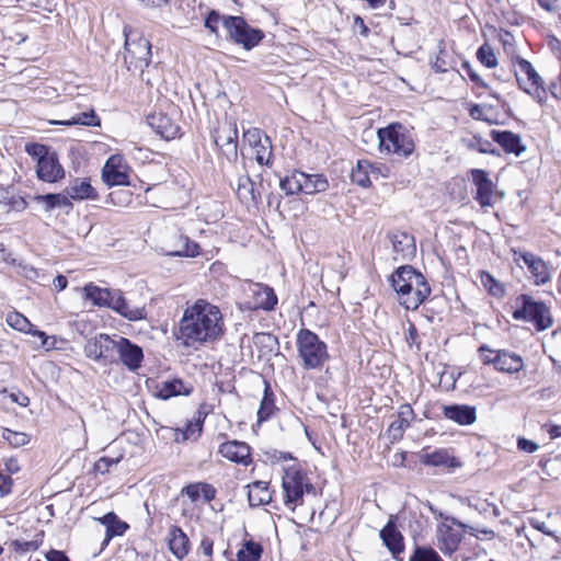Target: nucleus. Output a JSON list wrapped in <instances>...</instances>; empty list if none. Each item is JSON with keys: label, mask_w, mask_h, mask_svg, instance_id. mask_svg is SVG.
Returning a JSON list of instances; mask_svg holds the SVG:
<instances>
[{"label": "nucleus", "mask_w": 561, "mask_h": 561, "mask_svg": "<svg viewBox=\"0 0 561 561\" xmlns=\"http://www.w3.org/2000/svg\"><path fill=\"white\" fill-rule=\"evenodd\" d=\"M222 334V317L218 307L197 300L186 308L180 322V339L186 347L211 342Z\"/></svg>", "instance_id": "obj_1"}, {"label": "nucleus", "mask_w": 561, "mask_h": 561, "mask_svg": "<svg viewBox=\"0 0 561 561\" xmlns=\"http://www.w3.org/2000/svg\"><path fill=\"white\" fill-rule=\"evenodd\" d=\"M390 283L398 295L399 304L407 310L417 309L431 295L426 278L411 265L398 267L391 274Z\"/></svg>", "instance_id": "obj_2"}, {"label": "nucleus", "mask_w": 561, "mask_h": 561, "mask_svg": "<svg viewBox=\"0 0 561 561\" xmlns=\"http://www.w3.org/2000/svg\"><path fill=\"white\" fill-rule=\"evenodd\" d=\"M124 62L129 71H139L140 78L148 85H152L151 79L146 76L145 68L151 60V43L137 31L124 30Z\"/></svg>", "instance_id": "obj_3"}, {"label": "nucleus", "mask_w": 561, "mask_h": 561, "mask_svg": "<svg viewBox=\"0 0 561 561\" xmlns=\"http://www.w3.org/2000/svg\"><path fill=\"white\" fill-rule=\"evenodd\" d=\"M25 152L36 161V174L41 181L55 183L65 178L57 153L50 151L46 145L28 142L25 145Z\"/></svg>", "instance_id": "obj_4"}, {"label": "nucleus", "mask_w": 561, "mask_h": 561, "mask_svg": "<svg viewBox=\"0 0 561 561\" xmlns=\"http://www.w3.org/2000/svg\"><path fill=\"white\" fill-rule=\"evenodd\" d=\"M296 344L305 369L321 368L329 358L327 344L308 329L298 331Z\"/></svg>", "instance_id": "obj_5"}, {"label": "nucleus", "mask_w": 561, "mask_h": 561, "mask_svg": "<svg viewBox=\"0 0 561 561\" xmlns=\"http://www.w3.org/2000/svg\"><path fill=\"white\" fill-rule=\"evenodd\" d=\"M516 304L518 307L512 313L514 320L530 322L537 331H545L553 324L550 308L545 302L522 294Z\"/></svg>", "instance_id": "obj_6"}, {"label": "nucleus", "mask_w": 561, "mask_h": 561, "mask_svg": "<svg viewBox=\"0 0 561 561\" xmlns=\"http://www.w3.org/2000/svg\"><path fill=\"white\" fill-rule=\"evenodd\" d=\"M381 150L408 158L414 151V141L409 129L400 123H393L377 131Z\"/></svg>", "instance_id": "obj_7"}, {"label": "nucleus", "mask_w": 561, "mask_h": 561, "mask_svg": "<svg viewBox=\"0 0 561 561\" xmlns=\"http://www.w3.org/2000/svg\"><path fill=\"white\" fill-rule=\"evenodd\" d=\"M282 488L284 493V503L286 506L290 507L291 511L301 503L304 493L313 489L312 484L308 481L306 473L296 466H289L284 470Z\"/></svg>", "instance_id": "obj_8"}, {"label": "nucleus", "mask_w": 561, "mask_h": 561, "mask_svg": "<svg viewBox=\"0 0 561 561\" xmlns=\"http://www.w3.org/2000/svg\"><path fill=\"white\" fill-rule=\"evenodd\" d=\"M516 66L515 77L519 88L531 95L538 103L543 104L547 100V91L543 87L542 78L533 65L524 58L518 57Z\"/></svg>", "instance_id": "obj_9"}, {"label": "nucleus", "mask_w": 561, "mask_h": 561, "mask_svg": "<svg viewBox=\"0 0 561 561\" xmlns=\"http://www.w3.org/2000/svg\"><path fill=\"white\" fill-rule=\"evenodd\" d=\"M222 25L229 37L247 50L255 47L264 38L263 31L251 27L242 16H225Z\"/></svg>", "instance_id": "obj_10"}, {"label": "nucleus", "mask_w": 561, "mask_h": 561, "mask_svg": "<svg viewBox=\"0 0 561 561\" xmlns=\"http://www.w3.org/2000/svg\"><path fill=\"white\" fill-rule=\"evenodd\" d=\"M215 145L229 162L238 160V128L234 123L224 122L211 134Z\"/></svg>", "instance_id": "obj_11"}, {"label": "nucleus", "mask_w": 561, "mask_h": 561, "mask_svg": "<svg viewBox=\"0 0 561 561\" xmlns=\"http://www.w3.org/2000/svg\"><path fill=\"white\" fill-rule=\"evenodd\" d=\"M129 170L122 154H113L103 165L102 180L108 186L129 185Z\"/></svg>", "instance_id": "obj_12"}, {"label": "nucleus", "mask_w": 561, "mask_h": 561, "mask_svg": "<svg viewBox=\"0 0 561 561\" xmlns=\"http://www.w3.org/2000/svg\"><path fill=\"white\" fill-rule=\"evenodd\" d=\"M446 517L447 516H445L444 519H446ZM462 530L463 529L447 520L437 525V547L444 554L450 556L458 549L462 540Z\"/></svg>", "instance_id": "obj_13"}, {"label": "nucleus", "mask_w": 561, "mask_h": 561, "mask_svg": "<svg viewBox=\"0 0 561 561\" xmlns=\"http://www.w3.org/2000/svg\"><path fill=\"white\" fill-rule=\"evenodd\" d=\"M514 260L516 262H524L529 273L531 274L535 285H545L547 282L550 280L548 265L541 257L530 252H522L514 250Z\"/></svg>", "instance_id": "obj_14"}, {"label": "nucleus", "mask_w": 561, "mask_h": 561, "mask_svg": "<svg viewBox=\"0 0 561 561\" xmlns=\"http://www.w3.org/2000/svg\"><path fill=\"white\" fill-rule=\"evenodd\" d=\"M115 352L124 366L135 371L140 368L144 352L142 348L124 336H117Z\"/></svg>", "instance_id": "obj_15"}, {"label": "nucleus", "mask_w": 561, "mask_h": 561, "mask_svg": "<svg viewBox=\"0 0 561 561\" xmlns=\"http://www.w3.org/2000/svg\"><path fill=\"white\" fill-rule=\"evenodd\" d=\"M116 347V339H112L107 334H98L90 339L84 345V354L93 360L106 359Z\"/></svg>", "instance_id": "obj_16"}, {"label": "nucleus", "mask_w": 561, "mask_h": 561, "mask_svg": "<svg viewBox=\"0 0 561 561\" xmlns=\"http://www.w3.org/2000/svg\"><path fill=\"white\" fill-rule=\"evenodd\" d=\"M379 537L382 543L387 547L392 558L396 561H402V553L404 551V538L398 530L394 522L389 519L388 523L379 531Z\"/></svg>", "instance_id": "obj_17"}, {"label": "nucleus", "mask_w": 561, "mask_h": 561, "mask_svg": "<svg viewBox=\"0 0 561 561\" xmlns=\"http://www.w3.org/2000/svg\"><path fill=\"white\" fill-rule=\"evenodd\" d=\"M218 453L231 462L249 466L252 462L250 446L240 440H229L219 446Z\"/></svg>", "instance_id": "obj_18"}, {"label": "nucleus", "mask_w": 561, "mask_h": 561, "mask_svg": "<svg viewBox=\"0 0 561 561\" xmlns=\"http://www.w3.org/2000/svg\"><path fill=\"white\" fill-rule=\"evenodd\" d=\"M396 261H405L414 257L416 252L414 237L404 231H396L390 236Z\"/></svg>", "instance_id": "obj_19"}, {"label": "nucleus", "mask_w": 561, "mask_h": 561, "mask_svg": "<svg viewBox=\"0 0 561 561\" xmlns=\"http://www.w3.org/2000/svg\"><path fill=\"white\" fill-rule=\"evenodd\" d=\"M106 308L114 310L129 321H138L146 318L145 308H130L119 289L112 290V295L108 298V305Z\"/></svg>", "instance_id": "obj_20"}, {"label": "nucleus", "mask_w": 561, "mask_h": 561, "mask_svg": "<svg viewBox=\"0 0 561 561\" xmlns=\"http://www.w3.org/2000/svg\"><path fill=\"white\" fill-rule=\"evenodd\" d=\"M252 294V302L250 305V309L257 310L262 309L265 311H271L277 305V296L274 289L267 285L263 284H253L251 286Z\"/></svg>", "instance_id": "obj_21"}, {"label": "nucleus", "mask_w": 561, "mask_h": 561, "mask_svg": "<svg viewBox=\"0 0 561 561\" xmlns=\"http://www.w3.org/2000/svg\"><path fill=\"white\" fill-rule=\"evenodd\" d=\"M471 179L477 186L476 201L482 206H491V197L493 193V183L489 179L488 173L481 169L471 170Z\"/></svg>", "instance_id": "obj_22"}, {"label": "nucleus", "mask_w": 561, "mask_h": 561, "mask_svg": "<svg viewBox=\"0 0 561 561\" xmlns=\"http://www.w3.org/2000/svg\"><path fill=\"white\" fill-rule=\"evenodd\" d=\"M149 126L162 138L173 139L180 133L178 124L163 113H154L147 117Z\"/></svg>", "instance_id": "obj_23"}, {"label": "nucleus", "mask_w": 561, "mask_h": 561, "mask_svg": "<svg viewBox=\"0 0 561 561\" xmlns=\"http://www.w3.org/2000/svg\"><path fill=\"white\" fill-rule=\"evenodd\" d=\"M491 138L507 153L520 156L526 147L522 144L520 136L511 130H492Z\"/></svg>", "instance_id": "obj_24"}, {"label": "nucleus", "mask_w": 561, "mask_h": 561, "mask_svg": "<svg viewBox=\"0 0 561 561\" xmlns=\"http://www.w3.org/2000/svg\"><path fill=\"white\" fill-rule=\"evenodd\" d=\"M443 414L459 425H470L477 420L476 408L465 404L445 405Z\"/></svg>", "instance_id": "obj_25"}, {"label": "nucleus", "mask_w": 561, "mask_h": 561, "mask_svg": "<svg viewBox=\"0 0 561 561\" xmlns=\"http://www.w3.org/2000/svg\"><path fill=\"white\" fill-rule=\"evenodd\" d=\"M524 368L523 358L507 350L495 351V369L502 373L514 374Z\"/></svg>", "instance_id": "obj_26"}, {"label": "nucleus", "mask_w": 561, "mask_h": 561, "mask_svg": "<svg viewBox=\"0 0 561 561\" xmlns=\"http://www.w3.org/2000/svg\"><path fill=\"white\" fill-rule=\"evenodd\" d=\"M168 545L172 554L183 559L190 550V540L186 534L178 526H172L168 533Z\"/></svg>", "instance_id": "obj_27"}, {"label": "nucleus", "mask_w": 561, "mask_h": 561, "mask_svg": "<svg viewBox=\"0 0 561 561\" xmlns=\"http://www.w3.org/2000/svg\"><path fill=\"white\" fill-rule=\"evenodd\" d=\"M193 391L191 385L185 383L182 379L174 378L161 382L157 387V397L162 400H168L176 396H188Z\"/></svg>", "instance_id": "obj_28"}, {"label": "nucleus", "mask_w": 561, "mask_h": 561, "mask_svg": "<svg viewBox=\"0 0 561 561\" xmlns=\"http://www.w3.org/2000/svg\"><path fill=\"white\" fill-rule=\"evenodd\" d=\"M95 519L106 527L103 545H107L113 537L123 536L129 528V525L121 520L114 512H108L104 516Z\"/></svg>", "instance_id": "obj_29"}, {"label": "nucleus", "mask_w": 561, "mask_h": 561, "mask_svg": "<svg viewBox=\"0 0 561 561\" xmlns=\"http://www.w3.org/2000/svg\"><path fill=\"white\" fill-rule=\"evenodd\" d=\"M415 419L414 411L409 403L401 404L398 410V419L393 421L389 431L393 433V437H402L405 430H408Z\"/></svg>", "instance_id": "obj_30"}, {"label": "nucleus", "mask_w": 561, "mask_h": 561, "mask_svg": "<svg viewBox=\"0 0 561 561\" xmlns=\"http://www.w3.org/2000/svg\"><path fill=\"white\" fill-rule=\"evenodd\" d=\"M72 199H95L96 193L88 179H76L65 190Z\"/></svg>", "instance_id": "obj_31"}, {"label": "nucleus", "mask_w": 561, "mask_h": 561, "mask_svg": "<svg viewBox=\"0 0 561 561\" xmlns=\"http://www.w3.org/2000/svg\"><path fill=\"white\" fill-rule=\"evenodd\" d=\"M248 500L251 506L264 505L272 500L267 482L254 481L252 484L248 485Z\"/></svg>", "instance_id": "obj_32"}, {"label": "nucleus", "mask_w": 561, "mask_h": 561, "mask_svg": "<svg viewBox=\"0 0 561 561\" xmlns=\"http://www.w3.org/2000/svg\"><path fill=\"white\" fill-rule=\"evenodd\" d=\"M253 344L259 350L260 357L270 356L278 350L277 337L268 332H257L253 335Z\"/></svg>", "instance_id": "obj_33"}, {"label": "nucleus", "mask_w": 561, "mask_h": 561, "mask_svg": "<svg viewBox=\"0 0 561 561\" xmlns=\"http://www.w3.org/2000/svg\"><path fill=\"white\" fill-rule=\"evenodd\" d=\"M84 298L91 300L93 306L106 307L108 305V298L112 295V289L102 288L93 283L87 284L82 288Z\"/></svg>", "instance_id": "obj_34"}, {"label": "nucleus", "mask_w": 561, "mask_h": 561, "mask_svg": "<svg viewBox=\"0 0 561 561\" xmlns=\"http://www.w3.org/2000/svg\"><path fill=\"white\" fill-rule=\"evenodd\" d=\"M373 163L368 160H358L356 167L351 172L353 183L368 187L371 184V175L374 173Z\"/></svg>", "instance_id": "obj_35"}, {"label": "nucleus", "mask_w": 561, "mask_h": 561, "mask_svg": "<svg viewBox=\"0 0 561 561\" xmlns=\"http://www.w3.org/2000/svg\"><path fill=\"white\" fill-rule=\"evenodd\" d=\"M329 186L328 180L322 174H307L302 176L301 193L316 194L324 192Z\"/></svg>", "instance_id": "obj_36"}, {"label": "nucleus", "mask_w": 561, "mask_h": 561, "mask_svg": "<svg viewBox=\"0 0 561 561\" xmlns=\"http://www.w3.org/2000/svg\"><path fill=\"white\" fill-rule=\"evenodd\" d=\"M275 411L274 394L268 382L265 381L264 394L257 410V423L267 421Z\"/></svg>", "instance_id": "obj_37"}, {"label": "nucleus", "mask_w": 561, "mask_h": 561, "mask_svg": "<svg viewBox=\"0 0 561 561\" xmlns=\"http://www.w3.org/2000/svg\"><path fill=\"white\" fill-rule=\"evenodd\" d=\"M55 124L65 126L82 125L96 127L101 125V119L96 115L95 111L93 108H90L88 112L78 113L69 119L56 122Z\"/></svg>", "instance_id": "obj_38"}, {"label": "nucleus", "mask_w": 561, "mask_h": 561, "mask_svg": "<svg viewBox=\"0 0 561 561\" xmlns=\"http://www.w3.org/2000/svg\"><path fill=\"white\" fill-rule=\"evenodd\" d=\"M199 254L198 243L190 240L186 236H180L175 248L169 252L171 256L195 257Z\"/></svg>", "instance_id": "obj_39"}, {"label": "nucleus", "mask_w": 561, "mask_h": 561, "mask_svg": "<svg viewBox=\"0 0 561 561\" xmlns=\"http://www.w3.org/2000/svg\"><path fill=\"white\" fill-rule=\"evenodd\" d=\"M203 421L201 419V413H198V417L190 421L184 430H176L175 433V442L184 443L188 439H197L202 433Z\"/></svg>", "instance_id": "obj_40"}, {"label": "nucleus", "mask_w": 561, "mask_h": 561, "mask_svg": "<svg viewBox=\"0 0 561 561\" xmlns=\"http://www.w3.org/2000/svg\"><path fill=\"white\" fill-rule=\"evenodd\" d=\"M34 199L37 203H43L46 211H50L56 207L67 208L72 206L69 196L64 194L49 193L45 195H37Z\"/></svg>", "instance_id": "obj_41"}, {"label": "nucleus", "mask_w": 561, "mask_h": 561, "mask_svg": "<svg viewBox=\"0 0 561 561\" xmlns=\"http://www.w3.org/2000/svg\"><path fill=\"white\" fill-rule=\"evenodd\" d=\"M447 522H450L451 524L456 525L457 527L463 529V531H467L470 536L476 537L477 539H488L491 540L495 537V531L490 528H481L478 526H471L465 523H461L457 518L453 516L446 517Z\"/></svg>", "instance_id": "obj_42"}, {"label": "nucleus", "mask_w": 561, "mask_h": 561, "mask_svg": "<svg viewBox=\"0 0 561 561\" xmlns=\"http://www.w3.org/2000/svg\"><path fill=\"white\" fill-rule=\"evenodd\" d=\"M263 552L261 543L253 540L244 541L237 553V561H259Z\"/></svg>", "instance_id": "obj_43"}, {"label": "nucleus", "mask_w": 561, "mask_h": 561, "mask_svg": "<svg viewBox=\"0 0 561 561\" xmlns=\"http://www.w3.org/2000/svg\"><path fill=\"white\" fill-rule=\"evenodd\" d=\"M304 172L294 171L291 174L280 179L279 186L287 195L301 193Z\"/></svg>", "instance_id": "obj_44"}, {"label": "nucleus", "mask_w": 561, "mask_h": 561, "mask_svg": "<svg viewBox=\"0 0 561 561\" xmlns=\"http://www.w3.org/2000/svg\"><path fill=\"white\" fill-rule=\"evenodd\" d=\"M7 323L12 329L30 334L35 330L28 319L20 312H10L7 316Z\"/></svg>", "instance_id": "obj_45"}, {"label": "nucleus", "mask_w": 561, "mask_h": 561, "mask_svg": "<svg viewBox=\"0 0 561 561\" xmlns=\"http://www.w3.org/2000/svg\"><path fill=\"white\" fill-rule=\"evenodd\" d=\"M454 458L449 456L446 449H438L431 454H426L423 458V462L425 465L438 467V466H447L451 467Z\"/></svg>", "instance_id": "obj_46"}, {"label": "nucleus", "mask_w": 561, "mask_h": 561, "mask_svg": "<svg viewBox=\"0 0 561 561\" xmlns=\"http://www.w3.org/2000/svg\"><path fill=\"white\" fill-rule=\"evenodd\" d=\"M409 561H444L440 556L437 553L435 549L427 546H419L414 547L412 554L410 556Z\"/></svg>", "instance_id": "obj_47"}, {"label": "nucleus", "mask_w": 561, "mask_h": 561, "mask_svg": "<svg viewBox=\"0 0 561 561\" xmlns=\"http://www.w3.org/2000/svg\"><path fill=\"white\" fill-rule=\"evenodd\" d=\"M482 285L488 289L489 294L494 297H503L505 294L504 286L499 283L493 275L488 272H481L480 276Z\"/></svg>", "instance_id": "obj_48"}, {"label": "nucleus", "mask_w": 561, "mask_h": 561, "mask_svg": "<svg viewBox=\"0 0 561 561\" xmlns=\"http://www.w3.org/2000/svg\"><path fill=\"white\" fill-rule=\"evenodd\" d=\"M477 58L486 68H494L497 65L495 53L493 48L486 43L478 48Z\"/></svg>", "instance_id": "obj_49"}, {"label": "nucleus", "mask_w": 561, "mask_h": 561, "mask_svg": "<svg viewBox=\"0 0 561 561\" xmlns=\"http://www.w3.org/2000/svg\"><path fill=\"white\" fill-rule=\"evenodd\" d=\"M256 154L255 160L261 165H271L272 159V142L268 136L264 137L261 146L254 147Z\"/></svg>", "instance_id": "obj_50"}, {"label": "nucleus", "mask_w": 561, "mask_h": 561, "mask_svg": "<svg viewBox=\"0 0 561 561\" xmlns=\"http://www.w3.org/2000/svg\"><path fill=\"white\" fill-rule=\"evenodd\" d=\"M2 438L13 447H21L30 442V438L25 433L14 432L9 428L3 430Z\"/></svg>", "instance_id": "obj_51"}, {"label": "nucleus", "mask_w": 561, "mask_h": 561, "mask_svg": "<svg viewBox=\"0 0 561 561\" xmlns=\"http://www.w3.org/2000/svg\"><path fill=\"white\" fill-rule=\"evenodd\" d=\"M495 351L496 350H491L486 344H482L478 348L481 362L484 365H493L495 367Z\"/></svg>", "instance_id": "obj_52"}, {"label": "nucleus", "mask_w": 561, "mask_h": 561, "mask_svg": "<svg viewBox=\"0 0 561 561\" xmlns=\"http://www.w3.org/2000/svg\"><path fill=\"white\" fill-rule=\"evenodd\" d=\"M121 458H110V457H101L95 463H94V470L101 474H105L108 472L110 468L113 465L118 463Z\"/></svg>", "instance_id": "obj_53"}, {"label": "nucleus", "mask_w": 561, "mask_h": 561, "mask_svg": "<svg viewBox=\"0 0 561 561\" xmlns=\"http://www.w3.org/2000/svg\"><path fill=\"white\" fill-rule=\"evenodd\" d=\"M470 148L477 149L481 153H497L496 149L493 148L491 141L474 137V142L470 145Z\"/></svg>", "instance_id": "obj_54"}, {"label": "nucleus", "mask_w": 561, "mask_h": 561, "mask_svg": "<svg viewBox=\"0 0 561 561\" xmlns=\"http://www.w3.org/2000/svg\"><path fill=\"white\" fill-rule=\"evenodd\" d=\"M243 138L253 148L261 146V144L264 141L262 140V134L259 128L248 129L247 131H244Z\"/></svg>", "instance_id": "obj_55"}, {"label": "nucleus", "mask_w": 561, "mask_h": 561, "mask_svg": "<svg viewBox=\"0 0 561 561\" xmlns=\"http://www.w3.org/2000/svg\"><path fill=\"white\" fill-rule=\"evenodd\" d=\"M32 335L38 336L42 340L41 346L44 347L46 351L55 348L56 339L54 336H48L46 335L45 332L39 330H34V332H32Z\"/></svg>", "instance_id": "obj_56"}, {"label": "nucleus", "mask_w": 561, "mask_h": 561, "mask_svg": "<svg viewBox=\"0 0 561 561\" xmlns=\"http://www.w3.org/2000/svg\"><path fill=\"white\" fill-rule=\"evenodd\" d=\"M221 16L216 11H210L205 19V27L208 28L211 33H217L218 23Z\"/></svg>", "instance_id": "obj_57"}, {"label": "nucleus", "mask_w": 561, "mask_h": 561, "mask_svg": "<svg viewBox=\"0 0 561 561\" xmlns=\"http://www.w3.org/2000/svg\"><path fill=\"white\" fill-rule=\"evenodd\" d=\"M517 447L519 450L527 454H533L539 449V445L530 439L519 437L517 440Z\"/></svg>", "instance_id": "obj_58"}, {"label": "nucleus", "mask_w": 561, "mask_h": 561, "mask_svg": "<svg viewBox=\"0 0 561 561\" xmlns=\"http://www.w3.org/2000/svg\"><path fill=\"white\" fill-rule=\"evenodd\" d=\"M11 546L13 547V549L15 551H21V552H27V551H31V550H36L38 548V545L36 543V541H23V540H13L11 542Z\"/></svg>", "instance_id": "obj_59"}, {"label": "nucleus", "mask_w": 561, "mask_h": 561, "mask_svg": "<svg viewBox=\"0 0 561 561\" xmlns=\"http://www.w3.org/2000/svg\"><path fill=\"white\" fill-rule=\"evenodd\" d=\"M202 483L188 484L183 488L182 493L187 495L192 501H197L201 496Z\"/></svg>", "instance_id": "obj_60"}, {"label": "nucleus", "mask_w": 561, "mask_h": 561, "mask_svg": "<svg viewBox=\"0 0 561 561\" xmlns=\"http://www.w3.org/2000/svg\"><path fill=\"white\" fill-rule=\"evenodd\" d=\"M13 480L10 476L0 473V495L4 496L11 493Z\"/></svg>", "instance_id": "obj_61"}, {"label": "nucleus", "mask_w": 561, "mask_h": 561, "mask_svg": "<svg viewBox=\"0 0 561 561\" xmlns=\"http://www.w3.org/2000/svg\"><path fill=\"white\" fill-rule=\"evenodd\" d=\"M538 5L549 13H554L560 10L559 0H537Z\"/></svg>", "instance_id": "obj_62"}, {"label": "nucleus", "mask_w": 561, "mask_h": 561, "mask_svg": "<svg viewBox=\"0 0 561 561\" xmlns=\"http://www.w3.org/2000/svg\"><path fill=\"white\" fill-rule=\"evenodd\" d=\"M417 337H419V334H417L416 327L414 325V323L409 322L408 333L405 335V341H407L408 345L410 347L414 344H416L419 346Z\"/></svg>", "instance_id": "obj_63"}, {"label": "nucleus", "mask_w": 561, "mask_h": 561, "mask_svg": "<svg viewBox=\"0 0 561 561\" xmlns=\"http://www.w3.org/2000/svg\"><path fill=\"white\" fill-rule=\"evenodd\" d=\"M47 561H70L64 551L51 549L46 553Z\"/></svg>", "instance_id": "obj_64"}]
</instances>
